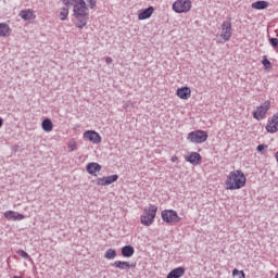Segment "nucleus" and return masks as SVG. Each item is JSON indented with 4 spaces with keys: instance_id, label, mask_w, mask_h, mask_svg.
I'll list each match as a JSON object with an SVG mask.
<instances>
[{
    "instance_id": "obj_32",
    "label": "nucleus",
    "mask_w": 278,
    "mask_h": 278,
    "mask_svg": "<svg viewBox=\"0 0 278 278\" xmlns=\"http://www.w3.org/2000/svg\"><path fill=\"white\" fill-rule=\"evenodd\" d=\"M87 2L90 4V8H94L97 5V0H87Z\"/></svg>"
},
{
    "instance_id": "obj_20",
    "label": "nucleus",
    "mask_w": 278,
    "mask_h": 278,
    "mask_svg": "<svg viewBox=\"0 0 278 278\" xmlns=\"http://www.w3.org/2000/svg\"><path fill=\"white\" fill-rule=\"evenodd\" d=\"M270 3L266 0L255 1L251 4L252 10H266Z\"/></svg>"
},
{
    "instance_id": "obj_17",
    "label": "nucleus",
    "mask_w": 278,
    "mask_h": 278,
    "mask_svg": "<svg viewBox=\"0 0 278 278\" xmlns=\"http://www.w3.org/2000/svg\"><path fill=\"white\" fill-rule=\"evenodd\" d=\"M186 162H189V164H192L193 166H199L201 164V154L198 152H191L189 155L185 157Z\"/></svg>"
},
{
    "instance_id": "obj_7",
    "label": "nucleus",
    "mask_w": 278,
    "mask_h": 278,
    "mask_svg": "<svg viewBox=\"0 0 278 278\" xmlns=\"http://www.w3.org/2000/svg\"><path fill=\"white\" fill-rule=\"evenodd\" d=\"M67 8L74 5V16H88V8H86V1L84 0H71Z\"/></svg>"
},
{
    "instance_id": "obj_16",
    "label": "nucleus",
    "mask_w": 278,
    "mask_h": 278,
    "mask_svg": "<svg viewBox=\"0 0 278 278\" xmlns=\"http://www.w3.org/2000/svg\"><path fill=\"white\" fill-rule=\"evenodd\" d=\"M113 266L119 270H129V268H136V263H129L127 261H115Z\"/></svg>"
},
{
    "instance_id": "obj_36",
    "label": "nucleus",
    "mask_w": 278,
    "mask_h": 278,
    "mask_svg": "<svg viewBox=\"0 0 278 278\" xmlns=\"http://www.w3.org/2000/svg\"><path fill=\"white\" fill-rule=\"evenodd\" d=\"M3 127V118L0 117V128Z\"/></svg>"
},
{
    "instance_id": "obj_23",
    "label": "nucleus",
    "mask_w": 278,
    "mask_h": 278,
    "mask_svg": "<svg viewBox=\"0 0 278 278\" xmlns=\"http://www.w3.org/2000/svg\"><path fill=\"white\" fill-rule=\"evenodd\" d=\"M41 127L43 129V131H53V122H51V119L46 118L42 121Z\"/></svg>"
},
{
    "instance_id": "obj_14",
    "label": "nucleus",
    "mask_w": 278,
    "mask_h": 278,
    "mask_svg": "<svg viewBox=\"0 0 278 278\" xmlns=\"http://www.w3.org/2000/svg\"><path fill=\"white\" fill-rule=\"evenodd\" d=\"M3 216L5 219L8 220H25V215L18 213V212H15V211H12V210H9L7 212L3 213Z\"/></svg>"
},
{
    "instance_id": "obj_35",
    "label": "nucleus",
    "mask_w": 278,
    "mask_h": 278,
    "mask_svg": "<svg viewBox=\"0 0 278 278\" xmlns=\"http://www.w3.org/2000/svg\"><path fill=\"white\" fill-rule=\"evenodd\" d=\"M105 62H106V64H112L113 60H112L111 56H108V58L105 59Z\"/></svg>"
},
{
    "instance_id": "obj_15",
    "label": "nucleus",
    "mask_w": 278,
    "mask_h": 278,
    "mask_svg": "<svg viewBox=\"0 0 278 278\" xmlns=\"http://www.w3.org/2000/svg\"><path fill=\"white\" fill-rule=\"evenodd\" d=\"M101 164L91 162L86 165V170L89 175H92L93 177H97L98 173H101Z\"/></svg>"
},
{
    "instance_id": "obj_6",
    "label": "nucleus",
    "mask_w": 278,
    "mask_h": 278,
    "mask_svg": "<svg viewBox=\"0 0 278 278\" xmlns=\"http://www.w3.org/2000/svg\"><path fill=\"white\" fill-rule=\"evenodd\" d=\"M172 9L176 12V14H188L190 10H192V1L190 0H176Z\"/></svg>"
},
{
    "instance_id": "obj_27",
    "label": "nucleus",
    "mask_w": 278,
    "mask_h": 278,
    "mask_svg": "<svg viewBox=\"0 0 278 278\" xmlns=\"http://www.w3.org/2000/svg\"><path fill=\"white\" fill-rule=\"evenodd\" d=\"M104 257L105 260H114L116 257V250L114 249H109L105 253H104Z\"/></svg>"
},
{
    "instance_id": "obj_5",
    "label": "nucleus",
    "mask_w": 278,
    "mask_h": 278,
    "mask_svg": "<svg viewBox=\"0 0 278 278\" xmlns=\"http://www.w3.org/2000/svg\"><path fill=\"white\" fill-rule=\"evenodd\" d=\"M161 218H162L163 223H167V225H177V223H181V217L175 210L162 211Z\"/></svg>"
},
{
    "instance_id": "obj_18",
    "label": "nucleus",
    "mask_w": 278,
    "mask_h": 278,
    "mask_svg": "<svg viewBox=\"0 0 278 278\" xmlns=\"http://www.w3.org/2000/svg\"><path fill=\"white\" fill-rule=\"evenodd\" d=\"M186 275V268L185 267H177L172 269L166 278H181Z\"/></svg>"
},
{
    "instance_id": "obj_37",
    "label": "nucleus",
    "mask_w": 278,
    "mask_h": 278,
    "mask_svg": "<svg viewBox=\"0 0 278 278\" xmlns=\"http://www.w3.org/2000/svg\"><path fill=\"white\" fill-rule=\"evenodd\" d=\"M275 278H278V273L275 275Z\"/></svg>"
},
{
    "instance_id": "obj_34",
    "label": "nucleus",
    "mask_w": 278,
    "mask_h": 278,
    "mask_svg": "<svg viewBox=\"0 0 278 278\" xmlns=\"http://www.w3.org/2000/svg\"><path fill=\"white\" fill-rule=\"evenodd\" d=\"M170 162H179V157L177 155L172 156Z\"/></svg>"
},
{
    "instance_id": "obj_12",
    "label": "nucleus",
    "mask_w": 278,
    "mask_h": 278,
    "mask_svg": "<svg viewBox=\"0 0 278 278\" xmlns=\"http://www.w3.org/2000/svg\"><path fill=\"white\" fill-rule=\"evenodd\" d=\"M154 13H155L154 7L141 9L138 11V21H147L148 18H151V16H153Z\"/></svg>"
},
{
    "instance_id": "obj_28",
    "label": "nucleus",
    "mask_w": 278,
    "mask_h": 278,
    "mask_svg": "<svg viewBox=\"0 0 278 278\" xmlns=\"http://www.w3.org/2000/svg\"><path fill=\"white\" fill-rule=\"evenodd\" d=\"M67 149H68L70 153H73V151H77V141L71 140L67 143Z\"/></svg>"
},
{
    "instance_id": "obj_9",
    "label": "nucleus",
    "mask_w": 278,
    "mask_h": 278,
    "mask_svg": "<svg viewBox=\"0 0 278 278\" xmlns=\"http://www.w3.org/2000/svg\"><path fill=\"white\" fill-rule=\"evenodd\" d=\"M83 138L92 144H101L102 140L101 135L94 130H86L83 135Z\"/></svg>"
},
{
    "instance_id": "obj_29",
    "label": "nucleus",
    "mask_w": 278,
    "mask_h": 278,
    "mask_svg": "<svg viewBox=\"0 0 278 278\" xmlns=\"http://www.w3.org/2000/svg\"><path fill=\"white\" fill-rule=\"evenodd\" d=\"M232 277L247 278L243 270L233 269Z\"/></svg>"
},
{
    "instance_id": "obj_10",
    "label": "nucleus",
    "mask_w": 278,
    "mask_h": 278,
    "mask_svg": "<svg viewBox=\"0 0 278 278\" xmlns=\"http://www.w3.org/2000/svg\"><path fill=\"white\" fill-rule=\"evenodd\" d=\"M267 134H277L278 131V114L273 115L265 127Z\"/></svg>"
},
{
    "instance_id": "obj_31",
    "label": "nucleus",
    "mask_w": 278,
    "mask_h": 278,
    "mask_svg": "<svg viewBox=\"0 0 278 278\" xmlns=\"http://www.w3.org/2000/svg\"><path fill=\"white\" fill-rule=\"evenodd\" d=\"M269 42H270L271 47H278V39L277 38H271L269 40Z\"/></svg>"
},
{
    "instance_id": "obj_33",
    "label": "nucleus",
    "mask_w": 278,
    "mask_h": 278,
    "mask_svg": "<svg viewBox=\"0 0 278 278\" xmlns=\"http://www.w3.org/2000/svg\"><path fill=\"white\" fill-rule=\"evenodd\" d=\"M267 146H264V144H260L257 146V151L258 153H262V151H264V149H266Z\"/></svg>"
},
{
    "instance_id": "obj_3",
    "label": "nucleus",
    "mask_w": 278,
    "mask_h": 278,
    "mask_svg": "<svg viewBox=\"0 0 278 278\" xmlns=\"http://www.w3.org/2000/svg\"><path fill=\"white\" fill-rule=\"evenodd\" d=\"M231 36H233V28H231V21H224L222 23L219 36H217V38H219L217 42L219 45H222L223 42H229V40H231Z\"/></svg>"
},
{
    "instance_id": "obj_2",
    "label": "nucleus",
    "mask_w": 278,
    "mask_h": 278,
    "mask_svg": "<svg viewBox=\"0 0 278 278\" xmlns=\"http://www.w3.org/2000/svg\"><path fill=\"white\" fill-rule=\"evenodd\" d=\"M157 216V205L149 204L142 211L140 215V223L143 227H151L153 223H155V218Z\"/></svg>"
},
{
    "instance_id": "obj_22",
    "label": "nucleus",
    "mask_w": 278,
    "mask_h": 278,
    "mask_svg": "<svg viewBox=\"0 0 278 278\" xmlns=\"http://www.w3.org/2000/svg\"><path fill=\"white\" fill-rule=\"evenodd\" d=\"M136 250L131 245H125L122 248V255L123 257H132Z\"/></svg>"
},
{
    "instance_id": "obj_13",
    "label": "nucleus",
    "mask_w": 278,
    "mask_h": 278,
    "mask_svg": "<svg viewBox=\"0 0 278 278\" xmlns=\"http://www.w3.org/2000/svg\"><path fill=\"white\" fill-rule=\"evenodd\" d=\"M115 181H118V175H111L106 177H101L96 180L97 186H110L111 184H114Z\"/></svg>"
},
{
    "instance_id": "obj_26",
    "label": "nucleus",
    "mask_w": 278,
    "mask_h": 278,
    "mask_svg": "<svg viewBox=\"0 0 278 278\" xmlns=\"http://www.w3.org/2000/svg\"><path fill=\"white\" fill-rule=\"evenodd\" d=\"M262 64L265 71H270V68H273V63H270V61L268 60V56L266 55L263 56Z\"/></svg>"
},
{
    "instance_id": "obj_19",
    "label": "nucleus",
    "mask_w": 278,
    "mask_h": 278,
    "mask_svg": "<svg viewBox=\"0 0 278 278\" xmlns=\"http://www.w3.org/2000/svg\"><path fill=\"white\" fill-rule=\"evenodd\" d=\"M76 18L75 27L78 29H84L88 25V15H74Z\"/></svg>"
},
{
    "instance_id": "obj_11",
    "label": "nucleus",
    "mask_w": 278,
    "mask_h": 278,
    "mask_svg": "<svg viewBox=\"0 0 278 278\" xmlns=\"http://www.w3.org/2000/svg\"><path fill=\"white\" fill-rule=\"evenodd\" d=\"M176 96L178 97V99H181L182 101H188V99L192 97V89H190V87L188 86L179 87L176 90Z\"/></svg>"
},
{
    "instance_id": "obj_1",
    "label": "nucleus",
    "mask_w": 278,
    "mask_h": 278,
    "mask_svg": "<svg viewBox=\"0 0 278 278\" xmlns=\"http://www.w3.org/2000/svg\"><path fill=\"white\" fill-rule=\"evenodd\" d=\"M244 186H247V175L241 169H235L226 176V190H242Z\"/></svg>"
},
{
    "instance_id": "obj_25",
    "label": "nucleus",
    "mask_w": 278,
    "mask_h": 278,
    "mask_svg": "<svg viewBox=\"0 0 278 278\" xmlns=\"http://www.w3.org/2000/svg\"><path fill=\"white\" fill-rule=\"evenodd\" d=\"M59 18L60 21H66L68 18V8L60 9Z\"/></svg>"
},
{
    "instance_id": "obj_21",
    "label": "nucleus",
    "mask_w": 278,
    "mask_h": 278,
    "mask_svg": "<svg viewBox=\"0 0 278 278\" xmlns=\"http://www.w3.org/2000/svg\"><path fill=\"white\" fill-rule=\"evenodd\" d=\"M20 16L24 21H33V18H36V15L34 14V10L31 9L21 11Z\"/></svg>"
},
{
    "instance_id": "obj_30",
    "label": "nucleus",
    "mask_w": 278,
    "mask_h": 278,
    "mask_svg": "<svg viewBox=\"0 0 278 278\" xmlns=\"http://www.w3.org/2000/svg\"><path fill=\"white\" fill-rule=\"evenodd\" d=\"M17 255L20 257H23L24 260H29V254L25 252L24 250H17Z\"/></svg>"
},
{
    "instance_id": "obj_4",
    "label": "nucleus",
    "mask_w": 278,
    "mask_h": 278,
    "mask_svg": "<svg viewBox=\"0 0 278 278\" xmlns=\"http://www.w3.org/2000/svg\"><path fill=\"white\" fill-rule=\"evenodd\" d=\"M207 138H210L207 131L201 129L193 130L187 135V140L192 144H203V142H207Z\"/></svg>"
},
{
    "instance_id": "obj_24",
    "label": "nucleus",
    "mask_w": 278,
    "mask_h": 278,
    "mask_svg": "<svg viewBox=\"0 0 278 278\" xmlns=\"http://www.w3.org/2000/svg\"><path fill=\"white\" fill-rule=\"evenodd\" d=\"M10 25L5 23H0V36L5 38V36H10Z\"/></svg>"
},
{
    "instance_id": "obj_8",
    "label": "nucleus",
    "mask_w": 278,
    "mask_h": 278,
    "mask_svg": "<svg viewBox=\"0 0 278 278\" xmlns=\"http://www.w3.org/2000/svg\"><path fill=\"white\" fill-rule=\"evenodd\" d=\"M269 111H270V100H267L253 111L252 116L253 118H255V121H264V118H266Z\"/></svg>"
}]
</instances>
